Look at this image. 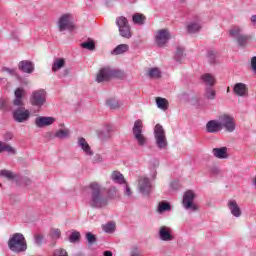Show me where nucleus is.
Returning a JSON list of instances; mask_svg holds the SVG:
<instances>
[{
	"mask_svg": "<svg viewBox=\"0 0 256 256\" xmlns=\"http://www.w3.org/2000/svg\"><path fill=\"white\" fill-rule=\"evenodd\" d=\"M89 191V197H86V203L92 209H103L107 207L108 199L103 194V186L99 182H92L87 187Z\"/></svg>",
	"mask_w": 256,
	"mask_h": 256,
	"instance_id": "obj_1",
	"label": "nucleus"
},
{
	"mask_svg": "<svg viewBox=\"0 0 256 256\" xmlns=\"http://www.w3.org/2000/svg\"><path fill=\"white\" fill-rule=\"evenodd\" d=\"M15 99L13 105L20 107L13 112V119L17 123H25L31 117V112L23 107V97H25V89L17 88L14 92Z\"/></svg>",
	"mask_w": 256,
	"mask_h": 256,
	"instance_id": "obj_2",
	"label": "nucleus"
},
{
	"mask_svg": "<svg viewBox=\"0 0 256 256\" xmlns=\"http://www.w3.org/2000/svg\"><path fill=\"white\" fill-rule=\"evenodd\" d=\"M8 249L12 251V253H25L27 251V240L25 236L21 233H15L10 236L8 240Z\"/></svg>",
	"mask_w": 256,
	"mask_h": 256,
	"instance_id": "obj_3",
	"label": "nucleus"
},
{
	"mask_svg": "<svg viewBox=\"0 0 256 256\" xmlns=\"http://www.w3.org/2000/svg\"><path fill=\"white\" fill-rule=\"evenodd\" d=\"M229 35L232 39H235L238 47H241V49H245L249 45V41H251V36L243 33V28L240 26L230 28Z\"/></svg>",
	"mask_w": 256,
	"mask_h": 256,
	"instance_id": "obj_4",
	"label": "nucleus"
},
{
	"mask_svg": "<svg viewBox=\"0 0 256 256\" xmlns=\"http://www.w3.org/2000/svg\"><path fill=\"white\" fill-rule=\"evenodd\" d=\"M195 197H197V195L193 190H187L183 195L182 207L190 213L199 211V206L195 203Z\"/></svg>",
	"mask_w": 256,
	"mask_h": 256,
	"instance_id": "obj_5",
	"label": "nucleus"
},
{
	"mask_svg": "<svg viewBox=\"0 0 256 256\" xmlns=\"http://www.w3.org/2000/svg\"><path fill=\"white\" fill-rule=\"evenodd\" d=\"M154 139L158 149L160 150L167 149V145H169V143L167 142L165 129L161 124H156V126L154 127Z\"/></svg>",
	"mask_w": 256,
	"mask_h": 256,
	"instance_id": "obj_6",
	"label": "nucleus"
},
{
	"mask_svg": "<svg viewBox=\"0 0 256 256\" xmlns=\"http://www.w3.org/2000/svg\"><path fill=\"white\" fill-rule=\"evenodd\" d=\"M134 139L137 141L139 147H145L147 145V137L143 135V121L136 120L132 128Z\"/></svg>",
	"mask_w": 256,
	"mask_h": 256,
	"instance_id": "obj_7",
	"label": "nucleus"
},
{
	"mask_svg": "<svg viewBox=\"0 0 256 256\" xmlns=\"http://www.w3.org/2000/svg\"><path fill=\"white\" fill-rule=\"evenodd\" d=\"M58 29L60 32L73 31L75 24H73V16L69 13L63 14L58 19Z\"/></svg>",
	"mask_w": 256,
	"mask_h": 256,
	"instance_id": "obj_8",
	"label": "nucleus"
},
{
	"mask_svg": "<svg viewBox=\"0 0 256 256\" xmlns=\"http://www.w3.org/2000/svg\"><path fill=\"white\" fill-rule=\"evenodd\" d=\"M47 102V92L44 89L35 90L32 92L30 103L34 107H43Z\"/></svg>",
	"mask_w": 256,
	"mask_h": 256,
	"instance_id": "obj_9",
	"label": "nucleus"
},
{
	"mask_svg": "<svg viewBox=\"0 0 256 256\" xmlns=\"http://www.w3.org/2000/svg\"><path fill=\"white\" fill-rule=\"evenodd\" d=\"M120 73L119 70L104 67L99 71L96 81L97 83H103V81H109V79H113V77H119Z\"/></svg>",
	"mask_w": 256,
	"mask_h": 256,
	"instance_id": "obj_10",
	"label": "nucleus"
},
{
	"mask_svg": "<svg viewBox=\"0 0 256 256\" xmlns=\"http://www.w3.org/2000/svg\"><path fill=\"white\" fill-rule=\"evenodd\" d=\"M220 128L225 129L228 133H233L235 131V118L229 114H224L219 117Z\"/></svg>",
	"mask_w": 256,
	"mask_h": 256,
	"instance_id": "obj_11",
	"label": "nucleus"
},
{
	"mask_svg": "<svg viewBox=\"0 0 256 256\" xmlns=\"http://www.w3.org/2000/svg\"><path fill=\"white\" fill-rule=\"evenodd\" d=\"M138 189L143 197H149L153 189V184H151V180L148 177L141 176L138 179Z\"/></svg>",
	"mask_w": 256,
	"mask_h": 256,
	"instance_id": "obj_12",
	"label": "nucleus"
},
{
	"mask_svg": "<svg viewBox=\"0 0 256 256\" xmlns=\"http://www.w3.org/2000/svg\"><path fill=\"white\" fill-rule=\"evenodd\" d=\"M169 39H171V33L169 32V30L161 29L156 32L155 43L156 45H158V47H165Z\"/></svg>",
	"mask_w": 256,
	"mask_h": 256,
	"instance_id": "obj_13",
	"label": "nucleus"
},
{
	"mask_svg": "<svg viewBox=\"0 0 256 256\" xmlns=\"http://www.w3.org/2000/svg\"><path fill=\"white\" fill-rule=\"evenodd\" d=\"M55 123V118L51 116H38L35 119V125L38 129H43V127H49Z\"/></svg>",
	"mask_w": 256,
	"mask_h": 256,
	"instance_id": "obj_14",
	"label": "nucleus"
},
{
	"mask_svg": "<svg viewBox=\"0 0 256 256\" xmlns=\"http://www.w3.org/2000/svg\"><path fill=\"white\" fill-rule=\"evenodd\" d=\"M77 147H79L87 157H93V150L85 138L78 137Z\"/></svg>",
	"mask_w": 256,
	"mask_h": 256,
	"instance_id": "obj_15",
	"label": "nucleus"
},
{
	"mask_svg": "<svg viewBox=\"0 0 256 256\" xmlns=\"http://www.w3.org/2000/svg\"><path fill=\"white\" fill-rule=\"evenodd\" d=\"M158 235L161 241H173L174 239L173 229H171V227L168 226L160 227Z\"/></svg>",
	"mask_w": 256,
	"mask_h": 256,
	"instance_id": "obj_16",
	"label": "nucleus"
},
{
	"mask_svg": "<svg viewBox=\"0 0 256 256\" xmlns=\"http://www.w3.org/2000/svg\"><path fill=\"white\" fill-rule=\"evenodd\" d=\"M233 93L237 97H246L247 93H249V89L247 88V84L245 83H236L233 87Z\"/></svg>",
	"mask_w": 256,
	"mask_h": 256,
	"instance_id": "obj_17",
	"label": "nucleus"
},
{
	"mask_svg": "<svg viewBox=\"0 0 256 256\" xmlns=\"http://www.w3.org/2000/svg\"><path fill=\"white\" fill-rule=\"evenodd\" d=\"M227 207L233 215V217L239 218L242 215L241 207H239V204H237V201L235 200H229L227 203Z\"/></svg>",
	"mask_w": 256,
	"mask_h": 256,
	"instance_id": "obj_18",
	"label": "nucleus"
},
{
	"mask_svg": "<svg viewBox=\"0 0 256 256\" xmlns=\"http://www.w3.org/2000/svg\"><path fill=\"white\" fill-rule=\"evenodd\" d=\"M18 68L20 69V71H22V73L31 74L33 73V71H35V64H33V62L29 60H23L19 62Z\"/></svg>",
	"mask_w": 256,
	"mask_h": 256,
	"instance_id": "obj_19",
	"label": "nucleus"
},
{
	"mask_svg": "<svg viewBox=\"0 0 256 256\" xmlns=\"http://www.w3.org/2000/svg\"><path fill=\"white\" fill-rule=\"evenodd\" d=\"M221 130L222 129L219 120H210L206 124L207 133H219Z\"/></svg>",
	"mask_w": 256,
	"mask_h": 256,
	"instance_id": "obj_20",
	"label": "nucleus"
},
{
	"mask_svg": "<svg viewBox=\"0 0 256 256\" xmlns=\"http://www.w3.org/2000/svg\"><path fill=\"white\" fill-rule=\"evenodd\" d=\"M212 155L216 159H227V157H229L227 154V147L213 148Z\"/></svg>",
	"mask_w": 256,
	"mask_h": 256,
	"instance_id": "obj_21",
	"label": "nucleus"
},
{
	"mask_svg": "<svg viewBox=\"0 0 256 256\" xmlns=\"http://www.w3.org/2000/svg\"><path fill=\"white\" fill-rule=\"evenodd\" d=\"M56 139H69L71 137V130L69 128H62L54 133Z\"/></svg>",
	"mask_w": 256,
	"mask_h": 256,
	"instance_id": "obj_22",
	"label": "nucleus"
},
{
	"mask_svg": "<svg viewBox=\"0 0 256 256\" xmlns=\"http://www.w3.org/2000/svg\"><path fill=\"white\" fill-rule=\"evenodd\" d=\"M111 179L114 183H117L118 185H124L125 183H127V181H125V177L119 171H113L111 174Z\"/></svg>",
	"mask_w": 256,
	"mask_h": 256,
	"instance_id": "obj_23",
	"label": "nucleus"
},
{
	"mask_svg": "<svg viewBox=\"0 0 256 256\" xmlns=\"http://www.w3.org/2000/svg\"><path fill=\"white\" fill-rule=\"evenodd\" d=\"M63 67H65V58H55L52 64V71L57 73V71H60Z\"/></svg>",
	"mask_w": 256,
	"mask_h": 256,
	"instance_id": "obj_24",
	"label": "nucleus"
},
{
	"mask_svg": "<svg viewBox=\"0 0 256 256\" xmlns=\"http://www.w3.org/2000/svg\"><path fill=\"white\" fill-rule=\"evenodd\" d=\"M132 21H133L134 25L143 26V25H145V22L147 21V17H145V15H143L141 13H135L132 16Z\"/></svg>",
	"mask_w": 256,
	"mask_h": 256,
	"instance_id": "obj_25",
	"label": "nucleus"
},
{
	"mask_svg": "<svg viewBox=\"0 0 256 256\" xmlns=\"http://www.w3.org/2000/svg\"><path fill=\"white\" fill-rule=\"evenodd\" d=\"M201 80L203 81V83H205L207 87H213V85H215V76H213L212 74L206 73L202 75Z\"/></svg>",
	"mask_w": 256,
	"mask_h": 256,
	"instance_id": "obj_26",
	"label": "nucleus"
},
{
	"mask_svg": "<svg viewBox=\"0 0 256 256\" xmlns=\"http://www.w3.org/2000/svg\"><path fill=\"white\" fill-rule=\"evenodd\" d=\"M156 105L158 109H161L162 111H167V109H169V101L165 98L157 97Z\"/></svg>",
	"mask_w": 256,
	"mask_h": 256,
	"instance_id": "obj_27",
	"label": "nucleus"
},
{
	"mask_svg": "<svg viewBox=\"0 0 256 256\" xmlns=\"http://www.w3.org/2000/svg\"><path fill=\"white\" fill-rule=\"evenodd\" d=\"M119 29V33L121 37H124V39H131L132 34H131V26H122Z\"/></svg>",
	"mask_w": 256,
	"mask_h": 256,
	"instance_id": "obj_28",
	"label": "nucleus"
},
{
	"mask_svg": "<svg viewBox=\"0 0 256 256\" xmlns=\"http://www.w3.org/2000/svg\"><path fill=\"white\" fill-rule=\"evenodd\" d=\"M184 53H185V49H183V47L178 46L174 53V61H176V63H182Z\"/></svg>",
	"mask_w": 256,
	"mask_h": 256,
	"instance_id": "obj_29",
	"label": "nucleus"
},
{
	"mask_svg": "<svg viewBox=\"0 0 256 256\" xmlns=\"http://www.w3.org/2000/svg\"><path fill=\"white\" fill-rule=\"evenodd\" d=\"M127 51H129V45L120 44L112 51V55H123V53H127Z\"/></svg>",
	"mask_w": 256,
	"mask_h": 256,
	"instance_id": "obj_30",
	"label": "nucleus"
},
{
	"mask_svg": "<svg viewBox=\"0 0 256 256\" xmlns=\"http://www.w3.org/2000/svg\"><path fill=\"white\" fill-rule=\"evenodd\" d=\"M167 211H171V204L166 201H162L158 204L157 212L161 215V213H165Z\"/></svg>",
	"mask_w": 256,
	"mask_h": 256,
	"instance_id": "obj_31",
	"label": "nucleus"
},
{
	"mask_svg": "<svg viewBox=\"0 0 256 256\" xmlns=\"http://www.w3.org/2000/svg\"><path fill=\"white\" fill-rule=\"evenodd\" d=\"M201 31V24L197 22H191L187 25L188 33H199Z\"/></svg>",
	"mask_w": 256,
	"mask_h": 256,
	"instance_id": "obj_32",
	"label": "nucleus"
},
{
	"mask_svg": "<svg viewBox=\"0 0 256 256\" xmlns=\"http://www.w3.org/2000/svg\"><path fill=\"white\" fill-rule=\"evenodd\" d=\"M115 229V222H108L102 225V231H104V233H115Z\"/></svg>",
	"mask_w": 256,
	"mask_h": 256,
	"instance_id": "obj_33",
	"label": "nucleus"
},
{
	"mask_svg": "<svg viewBox=\"0 0 256 256\" xmlns=\"http://www.w3.org/2000/svg\"><path fill=\"white\" fill-rule=\"evenodd\" d=\"M148 77L150 79H159L161 77V70L159 68H151L148 71Z\"/></svg>",
	"mask_w": 256,
	"mask_h": 256,
	"instance_id": "obj_34",
	"label": "nucleus"
},
{
	"mask_svg": "<svg viewBox=\"0 0 256 256\" xmlns=\"http://www.w3.org/2000/svg\"><path fill=\"white\" fill-rule=\"evenodd\" d=\"M116 25L119 28L129 26V21L125 18V16H119L116 18Z\"/></svg>",
	"mask_w": 256,
	"mask_h": 256,
	"instance_id": "obj_35",
	"label": "nucleus"
},
{
	"mask_svg": "<svg viewBox=\"0 0 256 256\" xmlns=\"http://www.w3.org/2000/svg\"><path fill=\"white\" fill-rule=\"evenodd\" d=\"M82 49H87L88 51L95 50V41L93 40H87L80 44Z\"/></svg>",
	"mask_w": 256,
	"mask_h": 256,
	"instance_id": "obj_36",
	"label": "nucleus"
},
{
	"mask_svg": "<svg viewBox=\"0 0 256 256\" xmlns=\"http://www.w3.org/2000/svg\"><path fill=\"white\" fill-rule=\"evenodd\" d=\"M0 177H4L5 179H8L10 181L15 179L14 173L11 172V170H6V169L0 170Z\"/></svg>",
	"mask_w": 256,
	"mask_h": 256,
	"instance_id": "obj_37",
	"label": "nucleus"
},
{
	"mask_svg": "<svg viewBox=\"0 0 256 256\" xmlns=\"http://www.w3.org/2000/svg\"><path fill=\"white\" fill-rule=\"evenodd\" d=\"M81 239V233L79 231H73L69 236L70 243H77Z\"/></svg>",
	"mask_w": 256,
	"mask_h": 256,
	"instance_id": "obj_38",
	"label": "nucleus"
},
{
	"mask_svg": "<svg viewBox=\"0 0 256 256\" xmlns=\"http://www.w3.org/2000/svg\"><path fill=\"white\" fill-rule=\"evenodd\" d=\"M3 151H6L8 155H17V150L7 143H4Z\"/></svg>",
	"mask_w": 256,
	"mask_h": 256,
	"instance_id": "obj_39",
	"label": "nucleus"
},
{
	"mask_svg": "<svg viewBox=\"0 0 256 256\" xmlns=\"http://www.w3.org/2000/svg\"><path fill=\"white\" fill-rule=\"evenodd\" d=\"M50 235L52 239H60L61 238V230L59 228L50 229Z\"/></svg>",
	"mask_w": 256,
	"mask_h": 256,
	"instance_id": "obj_40",
	"label": "nucleus"
},
{
	"mask_svg": "<svg viewBox=\"0 0 256 256\" xmlns=\"http://www.w3.org/2000/svg\"><path fill=\"white\" fill-rule=\"evenodd\" d=\"M106 105H108L110 109H118L119 101H117V99H108Z\"/></svg>",
	"mask_w": 256,
	"mask_h": 256,
	"instance_id": "obj_41",
	"label": "nucleus"
},
{
	"mask_svg": "<svg viewBox=\"0 0 256 256\" xmlns=\"http://www.w3.org/2000/svg\"><path fill=\"white\" fill-rule=\"evenodd\" d=\"M86 241H88V245H93L97 241V237H95V234L91 232L86 233Z\"/></svg>",
	"mask_w": 256,
	"mask_h": 256,
	"instance_id": "obj_42",
	"label": "nucleus"
},
{
	"mask_svg": "<svg viewBox=\"0 0 256 256\" xmlns=\"http://www.w3.org/2000/svg\"><path fill=\"white\" fill-rule=\"evenodd\" d=\"M215 95H216V93L213 90V88H207L206 89V92H205L206 99L213 100V99H215Z\"/></svg>",
	"mask_w": 256,
	"mask_h": 256,
	"instance_id": "obj_43",
	"label": "nucleus"
},
{
	"mask_svg": "<svg viewBox=\"0 0 256 256\" xmlns=\"http://www.w3.org/2000/svg\"><path fill=\"white\" fill-rule=\"evenodd\" d=\"M115 131V127L111 124H106L104 127V132L107 133L108 137H111V133Z\"/></svg>",
	"mask_w": 256,
	"mask_h": 256,
	"instance_id": "obj_44",
	"label": "nucleus"
},
{
	"mask_svg": "<svg viewBox=\"0 0 256 256\" xmlns=\"http://www.w3.org/2000/svg\"><path fill=\"white\" fill-rule=\"evenodd\" d=\"M43 240L44 238H43V235L41 234H37L34 236V242L36 245H43Z\"/></svg>",
	"mask_w": 256,
	"mask_h": 256,
	"instance_id": "obj_45",
	"label": "nucleus"
},
{
	"mask_svg": "<svg viewBox=\"0 0 256 256\" xmlns=\"http://www.w3.org/2000/svg\"><path fill=\"white\" fill-rule=\"evenodd\" d=\"M170 187L171 189H173L174 191H177V189H179L181 187V184H179V181L174 180L170 183Z\"/></svg>",
	"mask_w": 256,
	"mask_h": 256,
	"instance_id": "obj_46",
	"label": "nucleus"
},
{
	"mask_svg": "<svg viewBox=\"0 0 256 256\" xmlns=\"http://www.w3.org/2000/svg\"><path fill=\"white\" fill-rule=\"evenodd\" d=\"M54 256H67V250L58 249V250L55 251Z\"/></svg>",
	"mask_w": 256,
	"mask_h": 256,
	"instance_id": "obj_47",
	"label": "nucleus"
},
{
	"mask_svg": "<svg viewBox=\"0 0 256 256\" xmlns=\"http://www.w3.org/2000/svg\"><path fill=\"white\" fill-rule=\"evenodd\" d=\"M251 69H252L253 73L256 74V56H253L251 58Z\"/></svg>",
	"mask_w": 256,
	"mask_h": 256,
	"instance_id": "obj_48",
	"label": "nucleus"
},
{
	"mask_svg": "<svg viewBox=\"0 0 256 256\" xmlns=\"http://www.w3.org/2000/svg\"><path fill=\"white\" fill-rule=\"evenodd\" d=\"M116 193H117V188H115V186H112L108 189V195H110V197H114Z\"/></svg>",
	"mask_w": 256,
	"mask_h": 256,
	"instance_id": "obj_49",
	"label": "nucleus"
},
{
	"mask_svg": "<svg viewBox=\"0 0 256 256\" xmlns=\"http://www.w3.org/2000/svg\"><path fill=\"white\" fill-rule=\"evenodd\" d=\"M208 58L210 63H215V53H213V51L208 52Z\"/></svg>",
	"mask_w": 256,
	"mask_h": 256,
	"instance_id": "obj_50",
	"label": "nucleus"
},
{
	"mask_svg": "<svg viewBox=\"0 0 256 256\" xmlns=\"http://www.w3.org/2000/svg\"><path fill=\"white\" fill-rule=\"evenodd\" d=\"M124 185H125V195H127L128 197H131V188H129V185H127V183H125Z\"/></svg>",
	"mask_w": 256,
	"mask_h": 256,
	"instance_id": "obj_51",
	"label": "nucleus"
},
{
	"mask_svg": "<svg viewBox=\"0 0 256 256\" xmlns=\"http://www.w3.org/2000/svg\"><path fill=\"white\" fill-rule=\"evenodd\" d=\"M5 141H11L13 139V134L10 132H7L4 136Z\"/></svg>",
	"mask_w": 256,
	"mask_h": 256,
	"instance_id": "obj_52",
	"label": "nucleus"
},
{
	"mask_svg": "<svg viewBox=\"0 0 256 256\" xmlns=\"http://www.w3.org/2000/svg\"><path fill=\"white\" fill-rule=\"evenodd\" d=\"M4 71H6V73H9V75H15V70H13V69L4 68Z\"/></svg>",
	"mask_w": 256,
	"mask_h": 256,
	"instance_id": "obj_53",
	"label": "nucleus"
},
{
	"mask_svg": "<svg viewBox=\"0 0 256 256\" xmlns=\"http://www.w3.org/2000/svg\"><path fill=\"white\" fill-rule=\"evenodd\" d=\"M103 256H113V252L106 250L103 252Z\"/></svg>",
	"mask_w": 256,
	"mask_h": 256,
	"instance_id": "obj_54",
	"label": "nucleus"
},
{
	"mask_svg": "<svg viewBox=\"0 0 256 256\" xmlns=\"http://www.w3.org/2000/svg\"><path fill=\"white\" fill-rule=\"evenodd\" d=\"M251 22L253 23V25H256V15H252Z\"/></svg>",
	"mask_w": 256,
	"mask_h": 256,
	"instance_id": "obj_55",
	"label": "nucleus"
},
{
	"mask_svg": "<svg viewBox=\"0 0 256 256\" xmlns=\"http://www.w3.org/2000/svg\"><path fill=\"white\" fill-rule=\"evenodd\" d=\"M5 145V142L0 141V153H3V147Z\"/></svg>",
	"mask_w": 256,
	"mask_h": 256,
	"instance_id": "obj_56",
	"label": "nucleus"
},
{
	"mask_svg": "<svg viewBox=\"0 0 256 256\" xmlns=\"http://www.w3.org/2000/svg\"><path fill=\"white\" fill-rule=\"evenodd\" d=\"M252 185H253V187H256V176L254 177V179L252 181Z\"/></svg>",
	"mask_w": 256,
	"mask_h": 256,
	"instance_id": "obj_57",
	"label": "nucleus"
},
{
	"mask_svg": "<svg viewBox=\"0 0 256 256\" xmlns=\"http://www.w3.org/2000/svg\"><path fill=\"white\" fill-rule=\"evenodd\" d=\"M156 177H157V171H154V172H153L152 179H155Z\"/></svg>",
	"mask_w": 256,
	"mask_h": 256,
	"instance_id": "obj_58",
	"label": "nucleus"
},
{
	"mask_svg": "<svg viewBox=\"0 0 256 256\" xmlns=\"http://www.w3.org/2000/svg\"><path fill=\"white\" fill-rule=\"evenodd\" d=\"M97 159L99 162L103 161V158H101V156H97Z\"/></svg>",
	"mask_w": 256,
	"mask_h": 256,
	"instance_id": "obj_59",
	"label": "nucleus"
}]
</instances>
